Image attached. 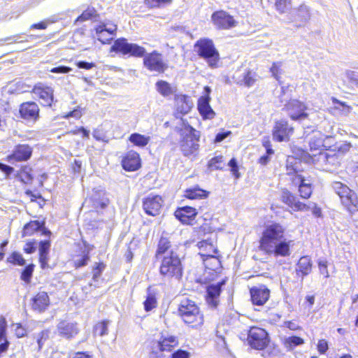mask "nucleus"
<instances>
[{
  "instance_id": "obj_42",
  "label": "nucleus",
  "mask_w": 358,
  "mask_h": 358,
  "mask_svg": "<svg viewBox=\"0 0 358 358\" xmlns=\"http://www.w3.org/2000/svg\"><path fill=\"white\" fill-rule=\"evenodd\" d=\"M27 41L28 39L24 36L23 34H16L4 38H1L0 46L3 45L4 43H8L10 44L13 43H24Z\"/></svg>"
},
{
  "instance_id": "obj_44",
  "label": "nucleus",
  "mask_w": 358,
  "mask_h": 358,
  "mask_svg": "<svg viewBox=\"0 0 358 358\" xmlns=\"http://www.w3.org/2000/svg\"><path fill=\"white\" fill-rule=\"evenodd\" d=\"M7 262L14 265L24 266L25 264V259L22 255L18 252H13L7 258Z\"/></svg>"
},
{
  "instance_id": "obj_47",
  "label": "nucleus",
  "mask_w": 358,
  "mask_h": 358,
  "mask_svg": "<svg viewBox=\"0 0 358 358\" xmlns=\"http://www.w3.org/2000/svg\"><path fill=\"white\" fill-rule=\"evenodd\" d=\"M173 0H144L145 4L150 8H156L169 4Z\"/></svg>"
},
{
  "instance_id": "obj_28",
  "label": "nucleus",
  "mask_w": 358,
  "mask_h": 358,
  "mask_svg": "<svg viewBox=\"0 0 358 358\" xmlns=\"http://www.w3.org/2000/svg\"><path fill=\"white\" fill-rule=\"evenodd\" d=\"M122 168L127 171H134L141 167L139 155L134 151L128 152L122 160Z\"/></svg>"
},
{
  "instance_id": "obj_2",
  "label": "nucleus",
  "mask_w": 358,
  "mask_h": 358,
  "mask_svg": "<svg viewBox=\"0 0 358 358\" xmlns=\"http://www.w3.org/2000/svg\"><path fill=\"white\" fill-rule=\"evenodd\" d=\"M285 238V228L278 223H271L267 225L260 238V250L266 254L278 257L289 256L290 243Z\"/></svg>"
},
{
  "instance_id": "obj_34",
  "label": "nucleus",
  "mask_w": 358,
  "mask_h": 358,
  "mask_svg": "<svg viewBox=\"0 0 358 358\" xmlns=\"http://www.w3.org/2000/svg\"><path fill=\"white\" fill-rule=\"evenodd\" d=\"M301 161L292 156H289L286 161V171L287 175L295 174V177L301 171Z\"/></svg>"
},
{
  "instance_id": "obj_15",
  "label": "nucleus",
  "mask_w": 358,
  "mask_h": 358,
  "mask_svg": "<svg viewBox=\"0 0 358 358\" xmlns=\"http://www.w3.org/2000/svg\"><path fill=\"white\" fill-rule=\"evenodd\" d=\"M293 132L294 127L287 120H281L275 122L273 129V138L278 142L288 141Z\"/></svg>"
},
{
  "instance_id": "obj_24",
  "label": "nucleus",
  "mask_w": 358,
  "mask_h": 358,
  "mask_svg": "<svg viewBox=\"0 0 358 358\" xmlns=\"http://www.w3.org/2000/svg\"><path fill=\"white\" fill-rule=\"evenodd\" d=\"M193 103L189 96L187 95H180L176 99V110L174 115L176 118H180L184 120L182 116L187 114L192 109Z\"/></svg>"
},
{
  "instance_id": "obj_29",
  "label": "nucleus",
  "mask_w": 358,
  "mask_h": 358,
  "mask_svg": "<svg viewBox=\"0 0 358 358\" xmlns=\"http://www.w3.org/2000/svg\"><path fill=\"white\" fill-rule=\"evenodd\" d=\"M50 305V299L45 292H40L31 299V308L38 313L44 312Z\"/></svg>"
},
{
  "instance_id": "obj_5",
  "label": "nucleus",
  "mask_w": 358,
  "mask_h": 358,
  "mask_svg": "<svg viewBox=\"0 0 358 358\" xmlns=\"http://www.w3.org/2000/svg\"><path fill=\"white\" fill-rule=\"evenodd\" d=\"M182 266L176 252L170 251L164 255L159 267V273L166 278L180 280L182 275Z\"/></svg>"
},
{
  "instance_id": "obj_56",
  "label": "nucleus",
  "mask_w": 358,
  "mask_h": 358,
  "mask_svg": "<svg viewBox=\"0 0 358 358\" xmlns=\"http://www.w3.org/2000/svg\"><path fill=\"white\" fill-rule=\"evenodd\" d=\"M228 165L231 168V171L232 174L236 178H238L240 177V173L238 172V166L236 159L235 158H231L229 160Z\"/></svg>"
},
{
  "instance_id": "obj_3",
  "label": "nucleus",
  "mask_w": 358,
  "mask_h": 358,
  "mask_svg": "<svg viewBox=\"0 0 358 358\" xmlns=\"http://www.w3.org/2000/svg\"><path fill=\"white\" fill-rule=\"evenodd\" d=\"M182 126L183 128L180 130V149L182 154L187 157L198 150L200 132L190 126L186 120H182Z\"/></svg>"
},
{
  "instance_id": "obj_10",
  "label": "nucleus",
  "mask_w": 358,
  "mask_h": 358,
  "mask_svg": "<svg viewBox=\"0 0 358 358\" xmlns=\"http://www.w3.org/2000/svg\"><path fill=\"white\" fill-rule=\"evenodd\" d=\"M248 341L250 345L256 350H263L268 344V333L262 328L251 327L248 334Z\"/></svg>"
},
{
  "instance_id": "obj_59",
  "label": "nucleus",
  "mask_w": 358,
  "mask_h": 358,
  "mask_svg": "<svg viewBox=\"0 0 358 358\" xmlns=\"http://www.w3.org/2000/svg\"><path fill=\"white\" fill-rule=\"evenodd\" d=\"M318 266L321 274L324 275V278H329V272L327 269V262L325 259H320L318 262Z\"/></svg>"
},
{
  "instance_id": "obj_9",
  "label": "nucleus",
  "mask_w": 358,
  "mask_h": 358,
  "mask_svg": "<svg viewBox=\"0 0 358 358\" xmlns=\"http://www.w3.org/2000/svg\"><path fill=\"white\" fill-rule=\"evenodd\" d=\"M310 18V10L308 6L302 4L292 10L287 15V22L292 23L296 28L303 27Z\"/></svg>"
},
{
  "instance_id": "obj_64",
  "label": "nucleus",
  "mask_w": 358,
  "mask_h": 358,
  "mask_svg": "<svg viewBox=\"0 0 358 358\" xmlns=\"http://www.w3.org/2000/svg\"><path fill=\"white\" fill-rule=\"evenodd\" d=\"M329 348L328 342L324 339H321L318 341L317 343V350L322 355L326 353Z\"/></svg>"
},
{
  "instance_id": "obj_4",
  "label": "nucleus",
  "mask_w": 358,
  "mask_h": 358,
  "mask_svg": "<svg viewBox=\"0 0 358 358\" xmlns=\"http://www.w3.org/2000/svg\"><path fill=\"white\" fill-rule=\"evenodd\" d=\"M194 48L198 56L203 59L210 68L218 67L220 54L211 39L200 38L195 43Z\"/></svg>"
},
{
  "instance_id": "obj_13",
  "label": "nucleus",
  "mask_w": 358,
  "mask_h": 358,
  "mask_svg": "<svg viewBox=\"0 0 358 358\" xmlns=\"http://www.w3.org/2000/svg\"><path fill=\"white\" fill-rule=\"evenodd\" d=\"M164 200L159 195L150 194L143 200V208L148 215L157 216L160 213Z\"/></svg>"
},
{
  "instance_id": "obj_63",
  "label": "nucleus",
  "mask_w": 358,
  "mask_h": 358,
  "mask_svg": "<svg viewBox=\"0 0 358 358\" xmlns=\"http://www.w3.org/2000/svg\"><path fill=\"white\" fill-rule=\"evenodd\" d=\"M346 76L352 83L358 87V72L348 71L346 72Z\"/></svg>"
},
{
  "instance_id": "obj_16",
  "label": "nucleus",
  "mask_w": 358,
  "mask_h": 358,
  "mask_svg": "<svg viewBox=\"0 0 358 358\" xmlns=\"http://www.w3.org/2000/svg\"><path fill=\"white\" fill-rule=\"evenodd\" d=\"M57 334L66 340L74 338L80 332L79 325L76 322L62 320L57 325Z\"/></svg>"
},
{
  "instance_id": "obj_6",
  "label": "nucleus",
  "mask_w": 358,
  "mask_h": 358,
  "mask_svg": "<svg viewBox=\"0 0 358 358\" xmlns=\"http://www.w3.org/2000/svg\"><path fill=\"white\" fill-rule=\"evenodd\" d=\"M178 313L187 324L197 326L203 322V317L200 313L199 307L194 301L189 299L185 298L180 301Z\"/></svg>"
},
{
  "instance_id": "obj_26",
  "label": "nucleus",
  "mask_w": 358,
  "mask_h": 358,
  "mask_svg": "<svg viewBox=\"0 0 358 358\" xmlns=\"http://www.w3.org/2000/svg\"><path fill=\"white\" fill-rule=\"evenodd\" d=\"M294 185H298L300 196L303 199H308L313 192L312 181L306 178L302 175H297L292 179Z\"/></svg>"
},
{
  "instance_id": "obj_57",
  "label": "nucleus",
  "mask_w": 358,
  "mask_h": 358,
  "mask_svg": "<svg viewBox=\"0 0 358 358\" xmlns=\"http://www.w3.org/2000/svg\"><path fill=\"white\" fill-rule=\"evenodd\" d=\"M36 243L34 240L27 242L23 248L24 252L27 254H33L36 250Z\"/></svg>"
},
{
  "instance_id": "obj_18",
  "label": "nucleus",
  "mask_w": 358,
  "mask_h": 358,
  "mask_svg": "<svg viewBox=\"0 0 358 358\" xmlns=\"http://www.w3.org/2000/svg\"><path fill=\"white\" fill-rule=\"evenodd\" d=\"M226 283V280L208 285L206 288V300L208 305L212 308H216L220 303V296L222 286Z\"/></svg>"
},
{
  "instance_id": "obj_36",
  "label": "nucleus",
  "mask_w": 358,
  "mask_h": 358,
  "mask_svg": "<svg viewBox=\"0 0 358 358\" xmlns=\"http://www.w3.org/2000/svg\"><path fill=\"white\" fill-rule=\"evenodd\" d=\"M304 343V340L296 336L285 337L282 340V344L287 351H291L295 348L300 346Z\"/></svg>"
},
{
  "instance_id": "obj_1",
  "label": "nucleus",
  "mask_w": 358,
  "mask_h": 358,
  "mask_svg": "<svg viewBox=\"0 0 358 358\" xmlns=\"http://www.w3.org/2000/svg\"><path fill=\"white\" fill-rule=\"evenodd\" d=\"M110 51L136 57H143V65L150 71L162 73L168 69V64L164 61L161 53L153 50L152 52L146 54V50L143 47L136 43H129L124 38L115 40L110 48Z\"/></svg>"
},
{
  "instance_id": "obj_25",
  "label": "nucleus",
  "mask_w": 358,
  "mask_h": 358,
  "mask_svg": "<svg viewBox=\"0 0 358 358\" xmlns=\"http://www.w3.org/2000/svg\"><path fill=\"white\" fill-rule=\"evenodd\" d=\"M280 199L294 211H304L306 208V203L301 202L296 196L287 189L282 190Z\"/></svg>"
},
{
  "instance_id": "obj_19",
  "label": "nucleus",
  "mask_w": 358,
  "mask_h": 358,
  "mask_svg": "<svg viewBox=\"0 0 358 358\" xmlns=\"http://www.w3.org/2000/svg\"><path fill=\"white\" fill-rule=\"evenodd\" d=\"M40 109L34 101L24 102L20 106V117L26 121L36 122L39 119Z\"/></svg>"
},
{
  "instance_id": "obj_31",
  "label": "nucleus",
  "mask_w": 358,
  "mask_h": 358,
  "mask_svg": "<svg viewBox=\"0 0 358 358\" xmlns=\"http://www.w3.org/2000/svg\"><path fill=\"white\" fill-rule=\"evenodd\" d=\"M50 245L48 240L41 241L38 244L39 263L43 269L48 267Z\"/></svg>"
},
{
  "instance_id": "obj_51",
  "label": "nucleus",
  "mask_w": 358,
  "mask_h": 358,
  "mask_svg": "<svg viewBox=\"0 0 358 358\" xmlns=\"http://www.w3.org/2000/svg\"><path fill=\"white\" fill-rule=\"evenodd\" d=\"M255 73L252 72L251 71H248L246 73L243 74V80L244 85L247 87H250L253 85L255 81Z\"/></svg>"
},
{
  "instance_id": "obj_54",
  "label": "nucleus",
  "mask_w": 358,
  "mask_h": 358,
  "mask_svg": "<svg viewBox=\"0 0 358 358\" xmlns=\"http://www.w3.org/2000/svg\"><path fill=\"white\" fill-rule=\"evenodd\" d=\"M48 338H49V331L48 330H43L38 334L37 344H38L39 350L43 348L45 342L48 339Z\"/></svg>"
},
{
  "instance_id": "obj_35",
  "label": "nucleus",
  "mask_w": 358,
  "mask_h": 358,
  "mask_svg": "<svg viewBox=\"0 0 358 358\" xmlns=\"http://www.w3.org/2000/svg\"><path fill=\"white\" fill-rule=\"evenodd\" d=\"M43 227V222L39 220H31L27 223L22 229V237L32 236L35 232L38 231Z\"/></svg>"
},
{
  "instance_id": "obj_38",
  "label": "nucleus",
  "mask_w": 358,
  "mask_h": 358,
  "mask_svg": "<svg viewBox=\"0 0 358 358\" xmlns=\"http://www.w3.org/2000/svg\"><path fill=\"white\" fill-rule=\"evenodd\" d=\"M98 16L99 15L96 9L94 7L88 6L82 14L77 17L76 22H84L89 20H96Z\"/></svg>"
},
{
  "instance_id": "obj_52",
  "label": "nucleus",
  "mask_w": 358,
  "mask_h": 358,
  "mask_svg": "<svg viewBox=\"0 0 358 358\" xmlns=\"http://www.w3.org/2000/svg\"><path fill=\"white\" fill-rule=\"evenodd\" d=\"M90 252H85L83 255L74 261V264L76 268H80L86 266L90 261Z\"/></svg>"
},
{
  "instance_id": "obj_17",
  "label": "nucleus",
  "mask_w": 358,
  "mask_h": 358,
  "mask_svg": "<svg viewBox=\"0 0 358 358\" xmlns=\"http://www.w3.org/2000/svg\"><path fill=\"white\" fill-rule=\"evenodd\" d=\"M33 148L28 144H17L14 146L12 152L7 156L8 162H27L32 156Z\"/></svg>"
},
{
  "instance_id": "obj_32",
  "label": "nucleus",
  "mask_w": 358,
  "mask_h": 358,
  "mask_svg": "<svg viewBox=\"0 0 358 358\" xmlns=\"http://www.w3.org/2000/svg\"><path fill=\"white\" fill-rule=\"evenodd\" d=\"M312 270V261L308 256H303L301 257L297 263L296 271L297 274L301 273V277L303 278L308 275Z\"/></svg>"
},
{
  "instance_id": "obj_21",
  "label": "nucleus",
  "mask_w": 358,
  "mask_h": 358,
  "mask_svg": "<svg viewBox=\"0 0 358 358\" xmlns=\"http://www.w3.org/2000/svg\"><path fill=\"white\" fill-rule=\"evenodd\" d=\"M117 30V25L113 24H101L95 28L97 39L103 44H109L113 39Z\"/></svg>"
},
{
  "instance_id": "obj_55",
  "label": "nucleus",
  "mask_w": 358,
  "mask_h": 358,
  "mask_svg": "<svg viewBox=\"0 0 358 358\" xmlns=\"http://www.w3.org/2000/svg\"><path fill=\"white\" fill-rule=\"evenodd\" d=\"M83 115L82 109L80 106H78L73 110L69 112L66 115L64 116L66 119H69L70 117H73L75 119H80Z\"/></svg>"
},
{
  "instance_id": "obj_48",
  "label": "nucleus",
  "mask_w": 358,
  "mask_h": 358,
  "mask_svg": "<svg viewBox=\"0 0 358 358\" xmlns=\"http://www.w3.org/2000/svg\"><path fill=\"white\" fill-rule=\"evenodd\" d=\"M275 6L278 12L284 13L291 7V1L275 0Z\"/></svg>"
},
{
  "instance_id": "obj_50",
  "label": "nucleus",
  "mask_w": 358,
  "mask_h": 358,
  "mask_svg": "<svg viewBox=\"0 0 358 358\" xmlns=\"http://www.w3.org/2000/svg\"><path fill=\"white\" fill-rule=\"evenodd\" d=\"M350 148H351L350 143H341L340 145H336L334 146V148L333 149V150L336 154H340L341 158L343 159V155L345 152H347L348 151H349Z\"/></svg>"
},
{
  "instance_id": "obj_45",
  "label": "nucleus",
  "mask_w": 358,
  "mask_h": 358,
  "mask_svg": "<svg viewBox=\"0 0 358 358\" xmlns=\"http://www.w3.org/2000/svg\"><path fill=\"white\" fill-rule=\"evenodd\" d=\"M34 264H31L27 266H26L24 269L22 270L21 273L20 278L22 280L24 281L27 283H29L31 281V279L32 278L34 269Z\"/></svg>"
},
{
  "instance_id": "obj_8",
  "label": "nucleus",
  "mask_w": 358,
  "mask_h": 358,
  "mask_svg": "<svg viewBox=\"0 0 358 358\" xmlns=\"http://www.w3.org/2000/svg\"><path fill=\"white\" fill-rule=\"evenodd\" d=\"M178 344V341L176 336L162 335L159 341L153 343L150 358H160L163 352L171 351Z\"/></svg>"
},
{
  "instance_id": "obj_53",
  "label": "nucleus",
  "mask_w": 358,
  "mask_h": 358,
  "mask_svg": "<svg viewBox=\"0 0 358 358\" xmlns=\"http://www.w3.org/2000/svg\"><path fill=\"white\" fill-rule=\"evenodd\" d=\"M311 210L313 215L316 217H322V210L319 208L315 203L310 202L308 204H306V208L304 210Z\"/></svg>"
},
{
  "instance_id": "obj_7",
  "label": "nucleus",
  "mask_w": 358,
  "mask_h": 358,
  "mask_svg": "<svg viewBox=\"0 0 358 358\" xmlns=\"http://www.w3.org/2000/svg\"><path fill=\"white\" fill-rule=\"evenodd\" d=\"M331 187L340 197L341 203L350 213H353L357 210L358 198L357 194L346 185L338 181H334L331 183Z\"/></svg>"
},
{
  "instance_id": "obj_61",
  "label": "nucleus",
  "mask_w": 358,
  "mask_h": 358,
  "mask_svg": "<svg viewBox=\"0 0 358 358\" xmlns=\"http://www.w3.org/2000/svg\"><path fill=\"white\" fill-rule=\"evenodd\" d=\"M76 65L79 69H83L85 70H90L96 66V64L94 62H88L86 61H78L76 62Z\"/></svg>"
},
{
  "instance_id": "obj_20",
  "label": "nucleus",
  "mask_w": 358,
  "mask_h": 358,
  "mask_svg": "<svg viewBox=\"0 0 358 358\" xmlns=\"http://www.w3.org/2000/svg\"><path fill=\"white\" fill-rule=\"evenodd\" d=\"M211 19L214 25L219 29H229L236 24L234 17L223 10L214 12Z\"/></svg>"
},
{
  "instance_id": "obj_12",
  "label": "nucleus",
  "mask_w": 358,
  "mask_h": 358,
  "mask_svg": "<svg viewBox=\"0 0 358 358\" xmlns=\"http://www.w3.org/2000/svg\"><path fill=\"white\" fill-rule=\"evenodd\" d=\"M286 110L292 120L301 121L308 117L307 106L297 99H291L285 104Z\"/></svg>"
},
{
  "instance_id": "obj_30",
  "label": "nucleus",
  "mask_w": 358,
  "mask_h": 358,
  "mask_svg": "<svg viewBox=\"0 0 358 358\" xmlns=\"http://www.w3.org/2000/svg\"><path fill=\"white\" fill-rule=\"evenodd\" d=\"M332 140L331 136H324L319 131H313V135L309 140V146L311 150H319L321 148H327V141Z\"/></svg>"
},
{
  "instance_id": "obj_60",
  "label": "nucleus",
  "mask_w": 358,
  "mask_h": 358,
  "mask_svg": "<svg viewBox=\"0 0 358 358\" xmlns=\"http://www.w3.org/2000/svg\"><path fill=\"white\" fill-rule=\"evenodd\" d=\"M71 71H72V69L71 67L66 66H63V65L52 68L50 70V71L51 73H64V74L69 73Z\"/></svg>"
},
{
  "instance_id": "obj_58",
  "label": "nucleus",
  "mask_w": 358,
  "mask_h": 358,
  "mask_svg": "<svg viewBox=\"0 0 358 358\" xmlns=\"http://www.w3.org/2000/svg\"><path fill=\"white\" fill-rule=\"evenodd\" d=\"M222 156H216L213 157L208 162V166L210 167H215V169H222V168L220 166L223 162Z\"/></svg>"
},
{
  "instance_id": "obj_41",
  "label": "nucleus",
  "mask_w": 358,
  "mask_h": 358,
  "mask_svg": "<svg viewBox=\"0 0 358 358\" xmlns=\"http://www.w3.org/2000/svg\"><path fill=\"white\" fill-rule=\"evenodd\" d=\"M171 247V243L167 238L162 236L159 241L157 249L156 251V257H158L159 255L164 254Z\"/></svg>"
},
{
  "instance_id": "obj_11",
  "label": "nucleus",
  "mask_w": 358,
  "mask_h": 358,
  "mask_svg": "<svg viewBox=\"0 0 358 358\" xmlns=\"http://www.w3.org/2000/svg\"><path fill=\"white\" fill-rule=\"evenodd\" d=\"M341 160V155L336 154L333 150L320 152L317 158L322 169L326 171H334L339 166Z\"/></svg>"
},
{
  "instance_id": "obj_39",
  "label": "nucleus",
  "mask_w": 358,
  "mask_h": 358,
  "mask_svg": "<svg viewBox=\"0 0 358 358\" xmlns=\"http://www.w3.org/2000/svg\"><path fill=\"white\" fill-rule=\"evenodd\" d=\"M157 91L164 96H168L173 93L171 85L164 80H159L155 84Z\"/></svg>"
},
{
  "instance_id": "obj_40",
  "label": "nucleus",
  "mask_w": 358,
  "mask_h": 358,
  "mask_svg": "<svg viewBox=\"0 0 358 358\" xmlns=\"http://www.w3.org/2000/svg\"><path fill=\"white\" fill-rule=\"evenodd\" d=\"M109 320H103L94 327L93 334L94 336H103L108 334Z\"/></svg>"
},
{
  "instance_id": "obj_49",
  "label": "nucleus",
  "mask_w": 358,
  "mask_h": 358,
  "mask_svg": "<svg viewBox=\"0 0 358 358\" xmlns=\"http://www.w3.org/2000/svg\"><path fill=\"white\" fill-rule=\"evenodd\" d=\"M106 268V265L102 263V262H100V263H96V265L95 266L93 267V269H92V273H93V276H92V279L94 280V281H97L98 279L100 278L102 272L103 271V270L105 269Z\"/></svg>"
},
{
  "instance_id": "obj_43",
  "label": "nucleus",
  "mask_w": 358,
  "mask_h": 358,
  "mask_svg": "<svg viewBox=\"0 0 358 358\" xmlns=\"http://www.w3.org/2000/svg\"><path fill=\"white\" fill-rule=\"evenodd\" d=\"M148 296L144 301V309L148 312L156 307L157 300L155 294L150 292V288L148 289Z\"/></svg>"
},
{
  "instance_id": "obj_23",
  "label": "nucleus",
  "mask_w": 358,
  "mask_h": 358,
  "mask_svg": "<svg viewBox=\"0 0 358 358\" xmlns=\"http://www.w3.org/2000/svg\"><path fill=\"white\" fill-rule=\"evenodd\" d=\"M250 293L252 303L255 306H263L270 297V289L264 285L252 287Z\"/></svg>"
},
{
  "instance_id": "obj_33",
  "label": "nucleus",
  "mask_w": 358,
  "mask_h": 358,
  "mask_svg": "<svg viewBox=\"0 0 358 358\" xmlns=\"http://www.w3.org/2000/svg\"><path fill=\"white\" fill-rule=\"evenodd\" d=\"M209 192L196 185L192 188L187 189L185 192V196L189 199H202L207 198Z\"/></svg>"
},
{
  "instance_id": "obj_46",
  "label": "nucleus",
  "mask_w": 358,
  "mask_h": 358,
  "mask_svg": "<svg viewBox=\"0 0 358 358\" xmlns=\"http://www.w3.org/2000/svg\"><path fill=\"white\" fill-rule=\"evenodd\" d=\"M6 330H7V322H6L5 318H1L0 320V343H6L8 347H9L10 343L7 340Z\"/></svg>"
},
{
  "instance_id": "obj_14",
  "label": "nucleus",
  "mask_w": 358,
  "mask_h": 358,
  "mask_svg": "<svg viewBox=\"0 0 358 358\" xmlns=\"http://www.w3.org/2000/svg\"><path fill=\"white\" fill-rule=\"evenodd\" d=\"M210 87L206 86L203 89V95L198 100V110L205 120H211L215 115V113L210 105V101L211 99L210 96Z\"/></svg>"
},
{
  "instance_id": "obj_37",
  "label": "nucleus",
  "mask_w": 358,
  "mask_h": 358,
  "mask_svg": "<svg viewBox=\"0 0 358 358\" xmlns=\"http://www.w3.org/2000/svg\"><path fill=\"white\" fill-rule=\"evenodd\" d=\"M129 141L137 147L144 148L150 142V137L138 133H133L129 136Z\"/></svg>"
},
{
  "instance_id": "obj_22",
  "label": "nucleus",
  "mask_w": 358,
  "mask_h": 358,
  "mask_svg": "<svg viewBox=\"0 0 358 358\" xmlns=\"http://www.w3.org/2000/svg\"><path fill=\"white\" fill-rule=\"evenodd\" d=\"M32 92L38 96L43 106H52L54 101V90L52 87L39 83L34 87Z\"/></svg>"
},
{
  "instance_id": "obj_27",
  "label": "nucleus",
  "mask_w": 358,
  "mask_h": 358,
  "mask_svg": "<svg viewBox=\"0 0 358 358\" xmlns=\"http://www.w3.org/2000/svg\"><path fill=\"white\" fill-rule=\"evenodd\" d=\"M197 215L196 208L185 206L178 208L175 212L176 217L182 224H191Z\"/></svg>"
},
{
  "instance_id": "obj_62",
  "label": "nucleus",
  "mask_w": 358,
  "mask_h": 358,
  "mask_svg": "<svg viewBox=\"0 0 358 358\" xmlns=\"http://www.w3.org/2000/svg\"><path fill=\"white\" fill-rule=\"evenodd\" d=\"M190 353L184 350H177L171 354V358H189Z\"/></svg>"
}]
</instances>
